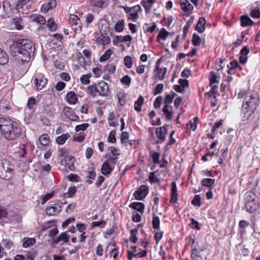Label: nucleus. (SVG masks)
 <instances>
[{
	"label": "nucleus",
	"instance_id": "obj_8",
	"mask_svg": "<svg viewBox=\"0 0 260 260\" xmlns=\"http://www.w3.org/2000/svg\"><path fill=\"white\" fill-rule=\"evenodd\" d=\"M69 20L72 29L76 34L80 33L82 29V23L78 17L74 14H70Z\"/></svg>",
	"mask_w": 260,
	"mask_h": 260
},
{
	"label": "nucleus",
	"instance_id": "obj_22",
	"mask_svg": "<svg viewBox=\"0 0 260 260\" xmlns=\"http://www.w3.org/2000/svg\"><path fill=\"white\" fill-rule=\"evenodd\" d=\"M91 6L94 7L103 8L106 7L108 0H88Z\"/></svg>",
	"mask_w": 260,
	"mask_h": 260
},
{
	"label": "nucleus",
	"instance_id": "obj_51",
	"mask_svg": "<svg viewBox=\"0 0 260 260\" xmlns=\"http://www.w3.org/2000/svg\"><path fill=\"white\" fill-rule=\"evenodd\" d=\"M124 63L125 66L127 68L131 69L133 65V61H132V57L128 55L126 56L124 58Z\"/></svg>",
	"mask_w": 260,
	"mask_h": 260
},
{
	"label": "nucleus",
	"instance_id": "obj_12",
	"mask_svg": "<svg viewBox=\"0 0 260 260\" xmlns=\"http://www.w3.org/2000/svg\"><path fill=\"white\" fill-rule=\"evenodd\" d=\"M96 87L99 96H107L109 92V86L108 84L102 81L96 83Z\"/></svg>",
	"mask_w": 260,
	"mask_h": 260
},
{
	"label": "nucleus",
	"instance_id": "obj_60",
	"mask_svg": "<svg viewBox=\"0 0 260 260\" xmlns=\"http://www.w3.org/2000/svg\"><path fill=\"white\" fill-rule=\"evenodd\" d=\"M2 244L5 248L10 249L13 247V242L9 240L5 239L2 241Z\"/></svg>",
	"mask_w": 260,
	"mask_h": 260
},
{
	"label": "nucleus",
	"instance_id": "obj_32",
	"mask_svg": "<svg viewBox=\"0 0 260 260\" xmlns=\"http://www.w3.org/2000/svg\"><path fill=\"white\" fill-rule=\"evenodd\" d=\"M144 102V98L142 95H140L138 100L135 102L134 109L137 112H140L142 110V106Z\"/></svg>",
	"mask_w": 260,
	"mask_h": 260
},
{
	"label": "nucleus",
	"instance_id": "obj_41",
	"mask_svg": "<svg viewBox=\"0 0 260 260\" xmlns=\"http://www.w3.org/2000/svg\"><path fill=\"white\" fill-rule=\"evenodd\" d=\"M124 21L123 20H118L115 24L114 28L116 32H120L123 29Z\"/></svg>",
	"mask_w": 260,
	"mask_h": 260
},
{
	"label": "nucleus",
	"instance_id": "obj_28",
	"mask_svg": "<svg viewBox=\"0 0 260 260\" xmlns=\"http://www.w3.org/2000/svg\"><path fill=\"white\" fill-rule=\"evenodd\" d=\"M162 112L168 119H172L173 111L172 107L170 105H165L162 108Z\"/></svg>",
	"mask_w": 260,
	"mask_h": 260
},
{
	"label": "nucleus",
	"instance_id": "obj_16",
	"mask_svg": "<svg viewBox=\"0 0 260 260\" xmlns=\"http://www.w3.org/2000/svg\"><path fill=\"white\" fill-rule=\"evenodd\" d=\"M56 2L55 0H48L45 2L41 6V11L42 13H47L49 10L56 7Z\"/></svg>",
	"mask_w": 260,
	"mask_h": 260
},
{
	"label": "nucleus",
	"instance_id": "obj_47",
	"mask_svg": "<svg viewBox=\"0 0 260 260\" xmlns=\"http://www.w3.org/2000/svg\"><path fill=\"white\" fill-rule=\"evenodd\" d=\"M77 189L75 187H70L68 189V192L64 193L65 198H71L73 197L74 194L76 192Z\"/></svg>",
	"mask_w": 260,
	"mask_h": 260
},
{
	"label": "nucleus",
	"instance_id": "obj_17",
	"mask_svg": "<svg viewBox=\"0 0 260 260\" xmlns=\"http://www.w3.org/2000/svg\"><path fill=\"white\" fill-rule=\"evenodd\" d=\"M63 112L71 120L77 121L79 117L77 115L74 111L69 107H65L63 109Z\"/></svg>",
	"mask_w": 260,
	"mask_h": 260
},
{
	"label": "nucleus",
	"instance_id": "obj_18",
	"mask_svg": "<svg viewBox=\"0 0 260 260\" xmlns=\"http://www.w3.org/2000/svg\"><path fill=\"white\" fill-rule=\"evenodd\" d=\"M114 166L108 162V161H105L101 167V173L105 176L109 175L113 171Z\"/></svg>",
	"mask_w": 260,
	"mask_h": 260
},
{
	"label": "nucleus",
	"instance_id": "obj_52",
	"mask_svg": "<svg viewBox=\"0 0 260 260\" xmlns=\"http://www.w3.org/2000/svg\"><path fill=\"white\" fill-rule=\"evenodd\" d=\"M215 182L214 179L205 178L202 181V184L206 187H210Z\"/></svg>",
	"mask_w": 260,
	"mask_h": 260
},
{
	"label": "nucleus",
	"instance_id": "obj_3",
	"mask_svg": "<svg viewBox=\"0 0 260 260\" xmlns=\"http://www.w3.org/2000/svg\"><path fill=\"white\" fill-rule=\"evenodd\" d=\"M0 130L7 140H14L20 134L21 131L17 123L7 118L0 117Z\"/></svg>",
	"mask_w": 260,
	"mask_h": 260
},
{
	"label": "nucleus",
	"instance_id": "obj_49",
	"mask_svg": "<svg viewBox=\"0 0 260 260\" xmlns=\"http://www.w3.org/2000/svg\"><path fill=\"white\" fill-rule=\"evenodd\" d=\"M164 88V86L162 84L159 83L157 84L155 87L154 88L153 91V94L154 95H156L157 94L161 93Z\"/></svg>",
	"mask_w": 260,
	"mask_h": 260
},
{
	"label": "nucleus",
	"instance_id": "obj_26",
	"mask_svg": "<svg viewBox=\"0 0 260 260\" xmlns=\"http://www.w3.org/2000/svg\"><path fill=\"white\" fill-rule=\"evenodd\" d=\"M30 18L32 21L41 25L44 24L46 22L44 17L39 14H31L30 16Z\"/></svg>",
	"mask_w": 260,
	"mask_h": 260
},
{
	"label": "nucleus",
	"instance_id": "obj_20",
	"mask_svg": "<svg viewBox=\"0 0 260 260\" xmlns=\"http://www.w3.org/2000/svg\"><path fill=\"white\" fill-rule=\"evenodd\" d=\"M167 130V126H163L162 127L157 128L156 133L158 139L160 140L159 142H157V143H161L165 140Z\"/></svg>",
	"mask_w": 260,
	"mask_h": 260
},
{
	"label": "nucleus",
	"instance_id": "obj_44",
	"mask_svg": "<svg viewBox=\"0 0 260 260\" xmlns=\"http://www.w3.org/2000/svg\"><path fill=\"white\" fill-rule=\"evenodd\" d=\"M141 4L144 8L146 13L148 14L150 12L152 5L148 3L146 0H142Z\"/></svg>",
	"mask_w": 260,
	"mask_h": 260
},
{
	"label": "nucleus",
	"instance_id": "obj_1",
	"mask_svg": "<svg viewBox=\"0 0 260 260\" xmlns=\"http://www.w3.org/2000/svg\"><path fill=\"white\" fill-rule=\"evenodd\" d=\"M35 47L33 43L27 39H19L13 42L11 46V55L18 63L28 62L34 54Z\"/></svg>",
	"mask_w": 260,
	"mask_h": 260
},
{
	"label": "nucleus",
	"instance_id": "obj_64",
	"mask_svg": "<svg viewBox=\"0 0 260 260\" xmlns=\"http://www.w3.org/2000/svg\"><path fill=\"white\" fill-rule=\"evenodd\" d=\"M250 16L253 18H260V11L257 9H253L251 11Z\"/></svg>",
	"mask_w": 260,
	"mask_h": 260
},
{
	"label": "nucleus",
	"instance_id": "obj_43",
	"mask_svg": "<svg viewBox=\"0 0 260 260\" xmlns=\"http://www.w3.org/2000/svg\"><path fill=\"white\" fill-rule=\"evenodd\" d=\"M112 51L111 49H108L100 57V61L102 62L108 60L112 55Z\"/></svg>",
	"mask_w": 260,
	"mask_h": 260
},
{
	"label": "nucleus",
	"instance_id": "obj_53",
	"mask_svg": "<svg viewBox=\"0 0 260 260\" xmlns=\"http://www.w3.org/2000/svg\"><path fill=\"white\" fill-rule=\"evenodd\" d=\"M131 78L128 75H125L123 76L120 79L121 83L123 85H125L127 87H129V85H131Z\"/></svg>",
	"mask_w": 260,
	"mask_h": 260
},
{
	"label": "nucleus",
	"instance_id": "obj_35",
	"mask_svg": "<svg viewBox=\"0 0 260 260\" xmlns=\"http://www.w3.org/2000/svg\"><path fill=\"white\" fill-rule=\"evenodd\" d=\"M0 106L4 112L10 110L11 108V103L5 99H2L0 101Z\"/></svg>",
	"mask_w": 260,
	"mask_h": 260
},
{
	"label": "nucleus",
	"instance_id": "obj_5",
	"mask_svg": "<svg viewBox=\"0 0 260 260\" xmlns=\"http://www.w3.org/2000/svg\"><path fill=\"white\" fill-rule=\"evenodd\" d=\"M14 166L6 160H0V178L5 180H9L12 177Z\"/></svg>",
	"mask_w": 260,
	"mask_h": 260
},
{
	"label": "nucleus",
	"instance_id": "obj_19",
	"mask_svg": "<svg viewBox=\"0 0 260 260\" xmlns=\"http://www.w3.org/2000/svg\"><path fill=\"white\" fill-rule=\"evenodd\" d=\"M70 236L66 232L61 233L56 238L53 240L52 243L53 245H56L60 242H62L61 245L69 241Z\"/></svg>",
	"mask_w": 260,
	"mask_h": 260
},
{
	"label": "nucleus",
	"instance_id": "obj_39",
	"mask_svg": "<svg viewBox=\"0 0 260 260\" xmlns=\"http://www.w3.org/2000/svg\"><path fill=\"white\" fill-rule=\"evenodd\" d=\"M241 23L242 26H246L252 25L253 22L248 17L246 16H242L241 17Z\"/></svg>",
	"mask_w": 260,
	"mask_h": 260
},
{
	"label": "nucleus",
	"instance_id": "obj_57",
	"mask_svg": "<svg viewBox=\"0 0 260 260\" xmlns=\"http://www.w3.org/2000/svg\"><path fill=\"white\" fill-rule=\"evenodd\" d=\"M106 225V222L105 220H101L99 221H93L91 223V227L94 228L95 227L100 226L101 228H104Z\"/></svg>",
	"mask_w": 260,
	"mask_h": 260
},
{
	"label": "nucleus",
	"instance_id": "obj_27",
	"mask_svg": "<svg viewBox=\"0 0 260 260\" xmlns=\"http://www.w3.org/2000/svg\"><path fill=\"white\" fill-rule=\"evenodd\" d=\"M86 92L92 98H94L97 96L98 95V93L96 84L89 85L87 88Z\"/></svg>",
	"mask_w": 260,
	"mask_h": 260
},
{
	"label": "nucleus",
	"instance_id": "obj_9",
	"mask_svg": "<svg viewBox=\"0 0 260 260\" xmlns=\"http://www.w3.org/2000/svg\"><path fill=\"white\" fill-rule=\"evenodd\" d=\"M191 74V71L189 69H185L181 73V77L183 79H180V93L185 92L186 89L189 87V82L186 79L188 78Z\"/></svg>",
	"mask_w": 260,
	"mask_h": 260
},
{
	"label": "nucleus",
	"instance_id": "obj_34",
	"mask_svg": "<svg viewBox=\"0 0 260 260\" xmlns=\"http://www.w3.org/2000/svg\"><path fill=\"white\" fill-rule=\"evenodd\" d=\"M9 61V57L6 52L0 48V64H6Z\"/></svg>",
	"mask_w": 260,
	"mask_h": 260
},
{
	"label": "nucleus",
	"instance_id": "obj_30",
	"mask_svg": "<svg viewBox=\"0 0 260 260\" xmlns=\"http://www.w3.org/2000/svg\"><path fill=\"white\" fill-rule=\"evenodd\" d=\"M39 140L41 144L45 146H48L50 143V137L46 134H43L40 136Z\"/></svg>",
	"mask_w": 260,
	"mask_h": 260
},
{
	"label": "nucleus",
	"instance_id": "obj_15",
	"mask_svg": "<svg viewBox=\"0 0 260 260\" xmlns=\"http://www.w3.org/2000/svg\"><path fill=\"white\" fill-rule=\"evenodd\" d=\"M142 11L141 6L139 5H137L132 7V10L129 13L128 19L135 22L139 18L138 13Z\"/></svg>",
	"mask_w": 260,
	"mask_h": 260
},
{
	"label": "nucleus",
	"instance_id": "obj_38",
	"mask_svg": "<svg viewBox=\"0 0 260 260\" xmlns=\"http://www.w3.org/2000/svg\"><path fill=\"white\" fill-rule=\"evenodd\" d=\"M182 10L186 13V14H188L190 11L192 9V6L189 3V2L187 1H186L184 2H183L181 4Z\"/></svg>",
	"mask_w": 260,
	"mask_h": 260
},
{
	"label": "nucleus",
	"instance_id": "obj_23",
	"mask_svg": "<svg viewBox=\"0 0 260 260\" xmlns=\"http://www.w3.org/2000/svg\"><path fill=\"white\" fill-rule=\"evenodd\" d=\"M245 205L247 211L251 213H254L258 208V205L256 201L245 203Z\"/></svg>",
	"mask_w": 260,
	"mask_h": 260
},
{
	"label": "nucleus",
	"instance_id": "obj_54",
	"mask_svg": "<svg viewBox=\"0 0 260 260\" xmlns=\"http://www.w3.org/2000/svg\"><path fill=\"white\" fill-rule=\"evenodd\" d=\"M115 135L116 131L115 130L111 131L108 136L107 141L111 143H115L116 141Z\"/></svg>",
	"mask_w": 260,
	"mask_h": 260
},
{
	"label": "nucleus",
	"instance_id": "obj_13",
	"mask_svg": "<svg viewBox=\"0 0 260 260\" xmlns=\"http://www.w3.org/2000/svg\"><path fill=\"white\" fill-rule=\"evenodd\" d=\"M171 196L170 204L174 207L178 201L177 187L176 183L174 181L171 184Z\"/></svg>",
	"mask_w": 260,
	"mask_h": 260
},
{
	"label": "nucleus",
	"instance_id": "obj_4",
	"mask_svg": "<svg viewBox=\"0 0 260 260\" xmlns=\"http://www.w3.org/2000/svg\"><path fill=\"white\" fill-rule=\"evenodd\" d=\"M188 243L191 246V257L193 260H203L205 257L204 252L206 246L203 243L191 238Z\"/></svg>",
	"mask_w": 260,
	"mask_h": 260
},
{
	"label": "nucleus",
	"instance_id": "obj_6",
	"mask_svg": "<svg viewBox=\"0 0 260 260\" xmlns=\"http://www.w3.org/2000/svg\"><path fill=\"white\" fill-rule=\"evenodd\" d=\"M109 30V24L107 22H105V23L102 25L100 28L101 34L95 37L96 42L104 46L109 44L111 41L110 38L108 35L106 34V32Z\"/></svg>",
	"mask_w": 260,
	"mask_h": 260
},
{
	"label": "nucleus",
	"instance_id": "obj_2",
	"mask_svg": "<svg viewBox=\"0 0 260 260\" xmlns=\"http://www.w3.org/2000/svg\"><path fill=\"white\" fill-rule=\"evenodd\" d=\"M238 98H244L241 114L242 120L246 121L248 120L258 105V93L253 90L246 91L242 90L238 94Z\"/></svg>",
	"mask_w": 260,
	"mask_h": 260
},
{
	"label": "nucleus",
	"instance_id": "obj_61",
	"mask_svg": "<svg viewBox=\"0 0 260 260\" xmlns=\"http://www.w3.org/2000/svg\"><path fill=\"white\" fill-rule=\"evenodd\" d=\"M92 71L95 77H99L103 74V71L101 67H97L93 68L92 69Z\"/></svg>",
	"mask_w": 260,
	"mask_h": 260
},
{
	"label": "nucleus",
	"instance_id": "obj_36",
	"mask_svg": "<svg viewBox=\"0 0 260 260\" xmlns=\"http://www.w3.org/2000/svg\"><path fill=\"white\" fill-rule=\"evenodd\" d=\"M70 137V136L69 133L62 134L56 138V142L59 145H63Z\"/></svg>",
	"mask_w": 260,
	"mask_h": 260
},
{
	"label": "nucleus",
	"instance_id": "obj_10",
	"mask_svg": "<svg viewBox=\"0 0 260 260\" xmlns=\"http://www.w3.org/2000/svg\"><path fill=\"white\" fill-rule=\"evenodd\" d=\"M47 80L41 74H37L34 78L35 88L37 90H41L47 84Z\"/></svg>",
	"mask_w": 260,
	"mask_h": 260
},
{
	"label": "nucleus",
	"instance_id": "obj_42",
	"mask_svg": "<svg viewBox=\"0 0 260 260\" xmlns=\"http://www.w3.org/2000/svg\"><path fill=\"white\" fill-rule=\"evenodd\" d=\"M169 34V32L165 28H162L160 29L157 35V39L165 40Z\"/></svg>",
	"mask_w": 260,
	"mask_h": 260
},
{
	"label": "nucleus",
	"instance_id": "obj_21",
	"mask_svg": "<svg viewBox=\"0 0 260 260\" xmlns=\"http://www.w3.org/2000/svg\"><path fill=\"white\" fill-rule=\"evenodd\" d=\"M61 207L57 204L54 206L48 207L46 209V213L49 216H55L61 211Z\"/></svg>",
	"mask_w": 260,
	"mask_h": 260
},
{
	"label": "nucleus",
	"instance_id": "obj_63",
	"mask_svg": "<svg viewBox=\"0 0 260 260\" xmlns=\"http://www.w3.org/2000/svg\"><path fill=\"white\" fill-rule=\"evenodd\" d=\"M108 153H111L112 155L115 156L119 155L120 154V151L118 149L113 146H110L108 149Z\"/></svg>",
	"mask_w": 260,
	"mask_h": 260
},
{
	"label": "nucleus",
	"instance_id": "obj_37",
	"mask_svg": "<svg viewBox=\"0 0 260 260\" xmlns=\"http://www.w3.org/2000/svg\"><path fill=\"white\" fill-rule=\"evenodd\" d=\"M177 94L173 91H171L169 94H167L165 99V105H169L173 102V99Z\"/></svg>",
	"mask_w": 260,
	"mask_h": 260
},
{
	"label": "nucleus",
	"instance_id": "obj_31",
	"mask_svg": "<svg viewBox=\"0 0 260 260\" xmlns=\"http://www.w3.org/2000/svg\"><path fill=\"white\" fill-rule=\"evenodd\" d=\"M256 194L253 191H249L245 194V203L256 201Z\"/></svg>",
	"mask_w": 260,
	"mask_h": 260
},
{
	"label": "nucleus",
	"instance_id": "obj_56",
	"mask_svg": "<svg viewBox=\"0 0 260 260\" xmlns=\"http://www.w3.org/2000/svg\"><path fill=\"white\" fill-rule=\"evenodd\" d=\"M91 74H87L82 75L80 78V81L84 84H88L90 83L89 78L91 77Z\"/></svg>",
	"mask_w": 260,
	"mask_h": 260
},
{
	"label": "nucleus",
	"instance_id": "obj_48",
	"mask_svg": "<svg viewBox=\"0 0 260 260\" xmlns=\"http://www.w3.org/2000/svg\"><path fill=\"white\" fill-rule=\"evenodd\" d=\"M108 159L105 161H108V162L115 166L118 159L117 156L112 155L111 153H108Z\"/></svg>",
	"mask_w": 260,
	"mask_h": 260
},
{
	"label": "nucleus",
	"instance_id": "obj_46",
	"mask_svg": "<svg viewBox=\"0 0 260 260\" xmlns=\"http://www.w3.org/2000/svg\"><path fill=\"white\" fill-rule=\"evenodd\" d=\"M118 41L120 42H131L132 40V37L129 35H126V36H117L116 37Z\"/></svg>",
	"mask_w": 260,
	"mask_h": 260
},
{
	"label": "nucleus",
	"instance_id": "obj_40",
	"mask_svg": "<svg viewBox=\"0 0 260 260\" xmlns=\"http://www.w3.org/2000/svg\"><path fill=\"white\" fill-rule=\"evenodd\" d=\"M138 230L137 228L131 230V236L129 237V240L131 242L136 243L138 241V238L137 237L138 234Z\"/></svg>",
	"mask_w": 260,
	"mask_h": 260
},
{
	"label": "nucleus",
	"instance_id": "obj_14",
	"mask_svg": "<svg viewBox=\"0 0 260 260\" xmlns=\"http://www.w3.org/2000/svg\"><path fill=\"white\" fill-rule=\"evenodd\" d=\"M60 160L61 165H64L70 170H73L75 168L74 166L75 158L73 156L69 155L64 158H60Z\"/></svg>",
	"mask_w": 260,
	"mask_h": 260
},
{
	"label": "nucleus",
	"instance_id": "obj_62",
	"mask_svg": "<svg viewBox=\"0 0 260 260\" xmlns=\"http://www.w3.org/2000/svg\"><path fill=\"white\" fill-rule=\"evenodd\" d=\"M58 155L60 158H64L69 155L68 150L64 148L60 149L58 152Z\"/></svg>",
	"mask_w": 260,
	"mask_h": 260
},
{
	"label": "nucleus",
	"instance_id": "obj_25",
	"mask_svg": "<svg viewBox=\"0 0 260 260\" xmlns=\"http://www.w3.org/2000/svg\"><path fill=\"white\" fill-rule=\"evenodd\" d=\"M67 102L70 105H75L78 101V98L74 92L70 91L66 95Z\"/></svg>",
	"mask_w": 260,
	"mask_h": 260
},
{
	"label": "nucleus",
	"instance_id": "obj_33",
	"mask_svg": "<svg viewBox=\"0 0 260 260\" xmlns=\"http://www.w3.org/2000/svg\"><path fill=\"white\" fill-rule=\"evenodd\" d=\"M22 246L24 248H27L33 245L36 242V239L34 238L24 237L22 240Z\"/></svg>",
	"mask_w": 260,
	"mask_h": 260
},
{
	"label": "nucleus",
	"instance_id": "obj_24",
	"mask_svg": "<svg viewBox=\"0 0 260 260\" xmlns=\"http://www.w3.org/2000/svg\"><path fill=\"white\" fill-rule=\"evenodd\" d=\"M129 208L133 209L143 213L144 210L145 205L143 203L141 202H133L129 204Z\"/></svg>",
	"mask_w": 260,
	"mask_h": 260
},
{
	"label": "nucleus",
	"instance_id": "obj_7",
	"mask_svg": "<svg viewBox=\"0 0 260 260\" xmlns=\"http://www.w3.org/2000/svg\"><path fill=\"white\" fill-rule=\"evenodd\" d=\"M160 61L161 59H159L157 60L155 68L153 70L152 77L154 79L162 81L165 78V75L167 72V69L166 67L161 68L160 67Z\"/></svg>",
	"mask_w": 260,
	"mask_h": 260
},
{
	"label": "nucleus",
	"instance_id": "obj_50",
	"mask_svg": "<svg viewBox=\"0 0 260 260\" xmlns=\"http://www.w3.org/2000/svg\"><path fill=\"white\" fill-rule=\"evenodd\" d=\"M118 102L121 106H123L125 103L126 95L124 93L119 92L117 94Z\"/></svg>",
	"mask_w": 260,
	"mask_h": 260
},
{
	"label": "nucleus",
	"instance_id": "obj_11",
	"mask_svg": "<svg viewBox=\"0 0 260 260\" xmlns=\"http://www.w3.org/2000/svg\"><path fill=\"white\" fill-rule=\"evenodd\" d=\"M148 188L145 185H141L135 192L134 196L136 200H143L148 193Z\"/></svg>",
	"mask_w": 260,
	"mask_h": 260
},
{
	"label": "nucleus",
	"instance_id": "obj_55",
	"mask_svg": "<svg viewBox=\"0 0 260 260\" xmlns=\"http://www.w3.org/2000/svg\"><path fill=\"white\" fill-rule=\"evenodd\" d=\"M54 221L53 220H49L47 222L43 223L41 226V232H44L46 230L51 228L53 226V223Z\"/></svg>",
	"mask_w": 260,
	"mask_h": 260
},
{
	"label": "nucleus",
	"instance_id": "obj_59",
	"mask_svg": "<svg viewBox=\"0 0 260 260\" xmlns=\"http://www.w3.org/2000/svg\"><path fill=\"white\" fill-rule=\"evenodd\" d=\"M192 43L194 46L200 45L201 43V38L198 35L193 34L192 39Z\"/></svg>",
	"mask_w": 260,
	"mask_h": 260
},
{
	"label": "nucleus",
	"instance_id": "obj_45",
	"mask_svg": "<svg viewBox=\"0 0 260 260\" xmlns=\"http://www.w3.org/2000/svg\"><path fill=\"white\" fill-rule=\"evenodd\" d=\"M152 226L154 229H158L160 225V220L158 216L154 213L153 214Z\"/></svg>",
	"mask_w": 260,
	"mask_h": 260
},
{
	"label": "nucleus",
	"instance_id": "obj_58",
	"mask_svg": "<svg viewBox=\"0 0 260 260\" xmlns=\"http://www.w3.org/2000/svg\"><path fill=\"white\" fill-rule=\"evenodd\" d=\"M104 69L110 74H113L116 70V67L113 63L107 64L105 66Z\"/></svg>",
	"mask_w": 260,
	"mask_h": 260
},
{
	"label": "nucleus",
	"instance_id": "obj_29",
	"mask_svg": "<svg viewBox=\"0 0 260 260\" xmlns=\"http://www.w3.org/2000/svg\"><path fill=\"white\" fill-rule=\"evenodd\" d=\"M206 23L205 19L203 17H200L199 19L198 22L196 25V30L202 33L205 30V24Z\"/></svg>",
	"mask_w": 260,
	"mask_h": 260
}]
</instances>
